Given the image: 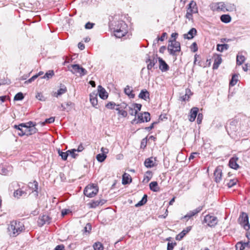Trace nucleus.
<instances>
[{"mask_svg":"<svg viewBox=\"0 0 250 250\" xmlns=\"http://www.w3.org/2000/svg\"><path fill=\"white\" fill-rule=\"evenodd\" d=\"M24 226L20 222L12 221L7 228L8 234L11 237H16L22 232Z\"/></svg>","mask_w":250,"mask_h":250,"instance_id":"f257e3e1","label":"nucleus"},{"mask_svg":"<svg viewBox=\"0 0 250 250\" xmlns=\"http://www.w3.org/2000/svg\"><path fill=\"white\" fill-rule=\"evenodd\" d=\"M113 31L116 38H121L127 33V25L123 21H118L114 25Z\"/></svg>","mask_w":250,"mask_h":250,"instance_id":"f03ea898","label":"nucleus"},{"mask_svg":"<svg viewBox=\"0 0 250 250\" xmlns=\"http://www.w3.org/2000/svg\"><path fill=\"white\" fill-rule=\"evenodd\" d=\"M167 50L170 55H176V53L181 51L180 42H177L175 39L170 40L167 46Z\"/></svg>","mask_w":250,"mask_h":250,"instance_id":"7ed1b4c3","label":"nucleus"},{"mask_svg":"<svg viewBox=\"0 0 250 250\" xmlns=\"http://www.w3.org/2000/svg\"><path fill=\"white\" fill-rule=\"evenodd\" d=\"M98 192V188L96 185H89L84 189V194L88 197H93L95 196Z\"/></svg>","mask_w":250,"mask_h":250,"instance_id":"20e7f679","label":"nucleus"},{"mask_svg":"<svg viewBox=\"0 0 250 250\" xmlns=\"http://www.w3.org/2000/svg\"><path fill=\"white\" fill-rule=\"evenodd\" d=\"M218 218L213 215L208 214L204 217L203 223H206L208 227L211 228L215 227L218 224Z\"/></svg>","mask_w":250,"mask_h":250,"instance_id":"39448f33","label":"nucleus"},{"mask_svg":"<svg viewBox=\"0 0 250 250\" xmlns=\"http://www.w3.org/2000/svg\"><path fill=\"white\" fill-rule=\"evenodd\" d=\"M211 9L213 11H222L223 12L230 10V8L228 7L226 4L223 2L213 3L211 5Z\"/></svg>","mask_w":250,"mask_h":250,"instance_id":"423d86ee","label":"nucleus"},{"mask_svg":"<svg viewBox=\"0 0 250 250\" xmlns=\"http://www.w3.org/2000/svg\"><path fill=\"white\" fill-rule=\"evenodd\" d=\"M237 122L236 120L230 121L226 125V130L229 135L237 130Z\"/></svg>","mask_w":250,"mask_h":250,"instance_id":"0eeeda50","label":"nucleus"},{"mask_svg":"<svg viewBox=\"0 0 250 250\" xmlns=\"http://www.w3.org/2000/svg\"><path fill=\"white\" fill-rule=\"evenodd\" d=\"M71 67L72 68V70H71V72L73 74L79 73L80 76H83L87 74V71L82 67H81L79 64H72Z\"/></svg>","mask_w":250,"mask_h":250,"instance_id":"6e6552de","label":"nucleus"},{"mask_svg":"<svg viewBox=\"0 0 250 250\" xmlns=\"http://www.w3.org/2000/svg\"><path fill=\"white\" fill-rule=\"evenodd\" d=\"M14 127L19 131L18 134L20 136L23 135L29 136L31 135V133H29V131L24 128V125L22 124H21L19 125H14Z\"/></svg>","mask_w":250,"mask_h":250,"instance_id":"1a4fd4ad","label":"nucleus"},{"mask_svg":"<svg viewBox=\"0 0 250 250\" xmlns=\"http://www.w3.org/2000/svg\"><path fill=\"white\" fill-rule=\"evenodd\" d=\"M22 124L24 125V128L29 131V133H31V135L37 132V129L35 127V125L33 122L30 121L26 123Z\"/></svg>","mask_w":250,"mask_h":250,"instance_id":"9d476101","label":"nucleus"},{"mask_svg":"<svg viewBox=\"0 0 250 250\" xmlns=\"http://www.w3.org/2000/svg\"><path fill=\"white\" fill-rule=\"evenodd\" d=\"M242 222L243 224L244 228L246 230H249L250 229V225L249 222V217L248 214L245 212H242L241 215Z\"/></svg>","mask_w":250,"mask_h":250,"instance_id":"9b49d317","label":"nucleus"},{"mask_svg":"<svg viewBox=\"0 0 250 250\" xmlns=\"http://www.w3.org/2000/svg\"><path fill=\"white\" fill-rule=\"evenodd\" d=\"M98 93L96 91H94L90 94V102L92 106L96 108H98V99H97Z\"/></svg>","mask_w":250,"mask_h":250,"instance_id":"f8f14e48","label":"nucleus"},{"mask_svg":"<svg viewBox=\"0 0 250 250\" xmlns=\"http://www.w3.org/2000/svg\"><path fill=\"white\" fill-rule=\"evenodd\" d=\"M222 170L221 167H217L214 171L215 181L219 183L222 180Z\"/></svg>","mask_w":250,"mask_h":250,"instance_id":"ddd939ff","label":"nucleus"},{"mask_svg":"<svg viewBox=\"0 0 250 250\" xmlns=\"http://www.w3.org/2000/svg\"><path fill=\"white\" fill-rule=\"evenodd\" d=\"M12 167L11 166L6 165H0V174L4 175H7L12 171Z\"/></svg>","mask_w":250,"mask_h":250,"instance_id":"4468645a","label":"nucleus"},{"mask_svg":"<svg viewBox=\"0 0 250 250\" xmlns=\"http://www.w3.org/2000/svg\"><path fill=\"white\" fill-rule=\"evenodd\" d=\"M50 222V218L47 215H43L39 218L38 221V225L42 226L45 224H49Z\"/></svg>","mask_w":250,"mask_h":250,"instance_id":"2eb2a0df","label":"nucleus"},{"mask_svg":"<svg viewBox=\"0 0 250 250\" xmlns=\"http://www.w3.org/2000/svg\"><path fill=\"white\" fill-rule=\"evenodd\" d=\"M98 93L99 94V97L103 100H105L108 97L107 92L101 85L98 86Z\"/></svg>","mask_w":250,"mask_h":250,"instance_id":"dca6fc26","label":"nucleus"},{"mask_svg":"<svg viewBox=\"0 0 250 250\" xmlns=\"http://www.w3.org/2000/svg\"><path fill=\"white\" fill-rule=\"evenodd\" d=\"M159 62V69L162 72H166L168 70L169 66L164 61L162 58H158Z\"/></svg>","mask_w":250,"mask_h":250,"instance_id":"f3484780","label":"nucleus"},{"mask_svg":"<svg viewBox=\"0 0 250 250\" xmlns=\"http://www.w3.org/2000/svg\"><path fill=\"white\" fill-rule=\"evenodd\" d=\"M199 109L196 107H192L190 111V115L189 120L190 122H192L195 121V118L197 115Z\"/></svg>","mask_w":250,"mask_h":250,"instance_id":"a211bd4d","label":"nucleus"},{"mask_svg":"<svg viewBox=\"0 0 250 250\" xmlns=\"http://www.w3.org/2000/svg\"><path fill=\"white\" fill-rule=\"evenodd\" d=\"M238 160V158L236 156H234L230 158L229 161V166L233 169H237L239 166L237 163V161Z\"/></svg>","mask_w":250,"mask_h":250,"instance_id":"6ab92c4d","label":"nucleus"},{"mask_svg":"<svg viewBox=\"0 0 250 250\" xmlns=\"http://www.w3.org/2000/svg\"><path fill=\"white\" fill-rule=\"evenodd\" d=\"M197 34V30L195 28H192L188 32L187 34H184V39L191 40L194 38V37Z\"/></svg>","mask_w":250,"mask_h":250,"instance_id":"aec40b11","label":"nucleus"},{"mask_svg":"<svg viewBox=\"0 0 250 250\" xmlns=\"http://www.w3.org/2000/svg\"><path fill=\"white\" fill-rule=\"evenodd\" d=\"M191 227L188 226L185 229H183L180 233H179L176 237L177 240H181L191 230Z\"/></svg>","mask_w":250,"mask_h":250,"instance_id":"412c9836","label":"nucleus"},{"mask_svg":"<svg viewBox=\"0 0 250 250\" xmlns=\"http://www.w3.org/2000/svg\"><path fill=\"white\" fill-rule=\"evenodd\" d=\"M105 201L104 199L93 200L89 203L90 207L91 208H95L99 205H103L105 203Z\"/></svg>","mask_w":250,"mask_h":250,"instance_id":"4be33fe9","label":"nucleus"},{"mask_svg":"<svg viewBox=\"0 0 250 250\" xmlns=\"http://www.w3.org/2000/svg\"><path fill=\"white\" fill-rule=\"evenodd\" d=\"M192 12V13H197L198 8L197 6L196 3L194 1H191L188 5V10Z\"/></svg>","mask_w":250,"mask_h":250,"instance_id":"5701e85b","label":"nucleus"},{"mask_svg":"<svg viewBox=\"0 0 250 250\" xmlns=\"http://www.w3.org/2000/svg\"><path fill=\"white\" fill-rule=\"evenodd\" d=\"M149 62V63L147 64V68L148 70H151L157 63V59L155 57H153L152 59L148 58L146 61V62Z\"/></svg>","mask_w":250,"mask_h":250,"instance_id":"b1692460","label":"nucleus"},{"mask_svg":"<svg viewBox=\"0 0 250 250\" xmlns=\"http://www.w3.org/2000/svg\"><path fill=\"white\" fill-rule=\"evenodd\" d=\"M139 97L146 101L147 99H149V93L146 89H143L140 93Z\"/></svg>","mask_w":250,"mask_h":250,"instance_id":"393cba45","label":"nucleus"},{"mask_svg":"<svg viewBox=\"0 0 250 250\" xmlns=\"http://www.w3.org/2000/svg\"><path fill=\"white\" fill-rule=\"evenodd\" d=\"M245 57L242 54V52H239L236 56V63L237 65H241L245 61Z\"/></svg>","mask_w":250,"mask_h":250,"instance_id":"a878e982","label":"nucleus"},{"mask_svg":"<svg viewBox=\"0 0 250 250\" xmlns=\"http://www.w3.org/2000/svg\"><path fill=\"white\" fill-rule=\"evenodd\" d=\"M132 181L131 178L129 174L125 173L123 175L122 178V184L123 185H126L130 183Z\"/></svg>","mask_w":250,"mask_h":250,"instance_id":"bb28decb","label":"nucleus"},{"mask_svg":"<svg viewBox=\"0 0 250 250\" xmlns=\"http://www.w3.org/2000/svg\"><path fill=\"white\" fill-rule=\"evenodd\" d=\"M222 62V58L220 55H217L214 59L213 65V69H217Z\"/></svg>","mask_w":250,"mask_h":250,"instance_id":"cd10ccee","label":"nucleus"},{"mask_svg":"<svg viewBox=\"0 0 250 250\" xmlns=\"http://www.w3.org/2000/svg\"><path fill=\"white\" fill-rule=\"evenodd\" d=\"M67 91V88L64 85H62L59 89L58 90L57 92L54 93L53 95L58 97L62 94L65 93Z\"/></svg>","mask_w":250,"mask_h":250,"instance_id":"c85d7f7f","label":"nucleus"},{"mask_svg":"<svg viewBox=\"0 0 250 250\" xmlns=\"http://www.w3.org/2000/svg\"><path fill=\"white\" fill-rule=\"evenodd\" d=\"M249 245V243H243L242 242H238L236 245V250H244L245 248Z\"/></svg>","mask_w":250,"mask_h":250,"instance_id":"c756f323","label":"nucleus"},{"mask_svg":"<svg viewBox=\"0 0 250 250\" xmlns=\"http://www.w3.org/2000/svg\"><path fill=\"white\" fill-rule=\"evenodd\" d=\"M149 188L151 190L157 192L159 190V188L158 186V183L156 181H153L149 184Z\"/></svg>","mask_w":250,"mask_h":250,"instance_id":"7c9ffc66","label":"nucleus"},{"mask_svg":"<svg viewBox=\"0 0 250 250\" xmlns=\"http://www.w3.org/2000/svg\"><path fill=\"white\" fill-rule=\"evenodd\" d=\"M28 187L33 189V191H36L38 193V183L37 181H34L33 182L29 183Z\"/></svg>","mask_w":250,"mask_h":250,"instance_id":"2f4dec72","label":"nucleus"},{"mask_svg":"<svg viewBox=\"0 0 250 250\" xmlns=\"http://www.w3.org/2000/svg\"><path fill=\"white\" fill-rule=\"evenodd\" d=\"M228 48L229 45L228 44H218L217 45V50L221 52H223L224 50H228Z\"/></svg>","mask_w":250,"mask_h":250,"instance_id":"473e14b6","label":"nucleus"},{"mask_svg":"<svg viewBox=\"0 0 250 250\" xmlns=\"http://www.w3.org/2000/svg\"><path fill=\"white\" fill-rule=\"evenodd\" d=\"M120 106L119 104L117 105V107L115 108V109L118 111V114L121 116L122 117H126L127 116V111L121 109L119 107Z\"/></svg>","mask_w":250,"mask_h":250,"instance_id":"72a5a7b5","label":"nucleus"},{"mask_svg":"<svg viewBox=\"0 0 250 250\" xmlns=\"http://www.w3.org/2000/svg\"><path fill=\"white\" fill-rule=\"evenodd\" d=\"M125 93L130 98H133L135 94L133 93L132 90L130 88L129 86H126L124 89Z\"/></svg>","mask_w":250,"mask_h":250,"instance_id":"f704fd0d","label":"nucleus"},{"mask_svg":"<svg viewBox=\"0 0 250 250\" xmlns=\"http://www.w3.org/2000/svg\"><path fill=\"white\" fill-rule=\"evenodd\" d=\"M147 195L144 194L142 200L135 205V207H138L145 205L147 202Z\"/></svg>","mask_w":250,"mask_h":250,"instance_id":"c9c22d12","label":"nucleus"},{"mask_svg":"<svg viewBox=\"0 0 250 250\" xmlns=\"http://www.w3.org/2000/svg\"><path fill=\"white\" fill-rule=\"evenodd\" d=\"M221 21L224 23H229L231 21V17L229 15H223L220 17Z\"/></svg>","mask_w":250,"mask_h":250,"instance_id":"e433bc0d","label":"nucleus"},{"mask_svg":"<svg viewBox=\"0 0 250 250\" xmlns=\"http://www.w3.org/2000/svg\"><path fill=\"white\" fill-rule=\"evenodd\" d=\"M144 165L146 167L150 168L154 166V163L151 158H147L145 160Z\"/></svg>","mask_w":250,"mask_h":250,"instance_id":"4c0bfd02","label":"nucleus"},{"mask_svg":"<svg viewBox=\"0 0 250 250\" xmlns=\"http://www.w3.org/2000/svg\"><path fill=\"white\" fill-rule=\"evenodd\" d=\"M152 173L151 171H148L146 172L143 180V183H147L150 180Z\"/></svg>","mask_w":250,"mask_h":250,"instance_id":"58836bf2","label":"nucleus"},{"mask_svg":"<svg viewBox=\"0 0 250 250\" xmlns=\"http://www.w3.org/2000/svg\"><path fill=\"white\" fill-rule=\"evenodd\" d=\"M93 248L94 250H104L103 244L99 242L95 243L93 245Z\"/></svg>","mask_w":250,"mask_h":250,"instance_id":"ea45409f","label":"nucleus"},{"mask_svg":"<svg viewBox=\"0 0 250 250\" xmlns=\"http://www.w3.org/2000/svg\"><path fill=\"white\" fill-rule=\"evenodd\" d=\"M225 182L226 183L227 186L228 187V188H230L234 186L235 185H236L237 182V180L236 179H232L230 180L229 182H228V180H225Z\"/></svg>","mask_w":250,"mask_h":250,"instance_id":"a19ab883","label":"nucleus"},{"mask_svg":"<svg viewBox=\"0 0 250 250\" xmlns=\"http://www.w3.org/2000/svg\"><path fill=\"white\" fill-rule=\"evenodd\" d=\"M106 157L107 156L104 154L99 153L97 155L96 159L97 161H99V162H103L105 160Z\"/></svg>","mask_w":250,"mask_h":250,"instance_id":"79ce46f5","label":"nucleus"},{"mask_svg":"<svg viewBox=\"0 0 250 250\" xmlns=\"http://www.w3.org/2000/svg\"><path fill=\"white\" fill-rule=\"evenodd\" d=\"M54 75V73L53 70H49L45 74L42 78L49 79L51 78Z\"/></svg>","mask_w":250,"mask_h":250,"instance_id":"37998d69","label":"nucleus"},{"mask_svg":"<svg viewBox=\"0 0 250 250\" xmlns=\"http://www.w3.org/2000/svg\"><path fill=\"white\" fill-rule=\"evenodd\" d=\"M128 111L129 114L132 116H136L137 115V111H135V107L133 106L132 104L128 106Z\"/></svg>","mask_w":250,"mask_h":250,"instance_id":"c03bdc74","label":"nucleus"},{"mask_svg":"<svg viewBox=\"0 0 250 250\" xmlns=\"http://www.w3.org/2000/svg\"><path fill=\"white\" fill-rule=\"evenodd\" d=\"M58 153L59 154V156H61L62 160H66L67 159L68 156L67 151L66 152H62L60 151V150H59Z\"/></svg>","mask_w":250,"mask_h":250,"instance_id":"a18cd8bd","label":"nucleus"},{"mask_svg":"<svg viewBox=\"0 0 250 250\" xmlns=\"http://www.w3.org/2000/svg\"><path fill=\"white\" fill-rule=\"evenodd\" d=\"M238 76L237 75H233L232 77L231 80L230 81L229 84L231 86L235 85L238 81Z\"/></svg>","mask_w":250,"mask_h":250,"instance_id":"49530a36","label":"nucleus"},{"mask_svg":"<svg viewBox=\"0 0 250 250\" xmlns=\"http://www.w3.org/2000/svg\"><path fill=\"white\" fill-rule=\"evenodd\" d=\"M115 106H117L116 104L113 102H108L106 105L105 107L109 109H113L115 108Z\"/></svg>","mask_w":250,"mask_h":250,"instance_id":"de8ad7c7","label":"nucleus"},{"mask_svg":"<svg viewBox=\"0 0 250 250\" xmlns=\"http://www.w3.org/2000/svg\"><path fill=\"white\" fill-rule=\"evenodd\" d=\"M144 122H148L150 120V115L148 112H144Z\"/></svg>","mask_w":250,"mask_h":250,"instance_id":"09e8293b","label":"nucleus"},{"mask_svg":"<svg viewBox=\"0 0 250 250\" xmlns=\"http://www.w3.org/2000/svg\"><path fill=\"white\" fill-rule=\"evenodd\" d=\"M67 152L68 155H70L73 158H75L78 155V154L76 153V152H77L76 149L68 150Z\"/></svg>","mask_w":250,"mask_h":250,"instance_id":"8fccbe9b","label":"nucleus"},{"mask_svg":"<svg viewBox=\"0 0 250 250\" xmlns=\"http://www.w3.org/2000/svg\"><path fill=\"white\" fill-rule=\"evenodd\" d=\"M144 113H140L137 115V121L136 124L144 123Z\"/></svg>","mask_w":250,"mask_h":250,"instance_id":"3c124183","label":"nucleus"},{"mask_svg":"<svg viewBox=\"0 0 250 250\" xmlns=\"http://www.w3.org/2000/svg\"><path fill=\"white\" fill-rule=\"evenodd\" d=\"M24 193V192L23 191H22L21 190L18 189V190H16L14 192V196L15 197H17V198H19Z\"/></svg>","mask_w":250,"mask_h":250,"instance_id":"603ef678","label":"nucleus"},{"mask_svg":"<svg viewBox=\"0 0 250 250\" xmlns=\"http://www.w3.org/2000/svg\"><path fill=\"white\" fill-rule=\"evenodd\" d=\"M24 98V96L21 92L17 93L14 97V100L20 101Z\"/></svg>","mask_w":250,"mask_h":250,"instance_id":"864d4df0","label":"nucleus"},{"mask_svg":"<svg viewBox=\"0 0 250 250\" xmlns=\"http://www.w3.org/2000/svg\"><path fill=\"white\" fill-rule=\"evenodd\" d=\"M202 209L203 207L200 206L197 208L196 209L191 210L190 211L191 212L192 215L194 216L200 212L202 210Z\"/></svg>","mask_w":250,"mask_h":250,"instance_id":"5fc2aeb1","label":"nucleus"},{"mask_svg":"<svg viewBox=\"0 0 250 250\" xmlns=\"http://www.w3.org/2000/svg\"><path fill=\"white\" fill-rule=\"evenodd\" d=\"M36 98L40 101H45V98L41 92H38L36 95Z\"/></svg>","mask_w":250,"mask_h":250,"instance_id":"6e6d98bb","label":"nucleus"},{"mask_svg":"<svg viewBox=\"0 0 250 250\" xmlns=\"http://www.w3.org/2000/svg\"><path fill=\"white\" fill-rule=\"evenodd\" d=\"M167 36V34L166 32L163 33L162 36L161 37H158L157 39H156V42H158L159 41H164L166 37Z\"/></svg>","mask_w":250,"mask_h":250,"instance_id":"4d7b16f0","label":"nucleus"},{"mask_svg":"<svg viewBox=\"0 0 250 250\" xmlns=\"http://www.w3.org/2000/svg\"><path fill=\"white\" fill-rule=\"evenodd\" d=\"M133 106L135 107V111H137V113L138 111H140L142 107V105L139 104H132Z\"/></svg>","mask_w":250,"mask_h":250,"instance_id":"13d9d810","label":"nucleus"},{"mask_svg":"<svg viewBox=\"0 0 250 250\" xmlns=\"http://www.w3.org/2000/svg\"><path fill=\"white\" fill-rule=\"evenodd\" d=\"M91 230V225L89 223H87L84 228V231L85 232L89 233Z\"/></svg>","mask_w":250,"mask_h":250,"instance_id":"bf43d9fd","label":"nucleus"},{"mask_svg":"<svg viewBox=\"0 0 250 250\" xmlns=\"http://www.w3.org/2000/svg\"><path fill=\"white\" fill-rule=\"evenodd\" d=\"M203 118V115L202 113H199L197 115V123L198 124H200L202 123Z\"/></svg>","mask_w":250,"mask_h":250,"instance_id":"052dcab7","label":"nucleus"},{"mask_svg":"<svg viewBox=\"0 0 250 250\" xmlns=\"http://www.w3.org/2000/svg\"><path fill=\"white\" fill-rule=\"evenodd\" d=\"M193 216H194L193 215H192L191 212L190 211L188 212V213L186 215L183 217L182 219H186L187 220H188Z\"/></svg>","mask_w":250,"mask_h":250,"instance_id":"680f3d73","label":"nucleus"},{"mask_svg":"<svg viewBox=\"0 0 250 250\" xmlns=\"http://www.w3.org/2000/svg\"><path fill=\"white\" fill-rule=\"evenodd\" d=\"M55 121V118L54 117H50L48 119H46L45 121L42 123V124L43 125H44L45 123L46 124H50V123H52L54 122Z\"/></svg>","mask_w":250,"mask_h":250,"instance_id":"e2e57ef3","label":"nucleus"},{"mask_svg":"<svg viewBox=\"0 0 250 250\" xmlns=\"http://www.w3.org/2000/svg\"><path fill=\"white\" fill-rule=\"evenodd\" d=\"M195 14L194 13H192V12L187 10V13L186 15V18L188 20H190L192 19V14Z\"/></svg>","mask_w":250,"mask_h":250,"instance_id":"0e129e2a","label":"nucleus"},{"mask_svg":"<svg viewBox=\"0 0 250 250\" xmlns=\"http://www.w3.org/2000/svg\"><path fill=\"white\" fill-rule=\"evenodd\" d=\"M176 245V243H168L167 250H173L174 246H175Z\"/></svg>","mask_w":250,"mask_h":250,"instance_id":"69168bd1","label":"nucleus"},{"mask_svg":"<svg viewBox=\"0 0 250 250\" xmlns=\"http://www.w3.org/2000/svg\"><path fill=\"white\" fill-rule=\"evenodd\" d=\"M190 48L191 50L193 51V52H195L198 50V47L196 43L195 42L192 43V44L191 45Z\"/></svg>","mask_w":250,"mask_h":250,"instance_id":"338daca9","label":"nucleus"},{"mask_svg":"<svg viewBox=\"0 0 250 250\" xmlns=\"http://www.w3.org/2000/svg\"><path fill=\"white\" fill-rule=\"evenodd\" d=\"M94 23L90 22H87L85 25V28L87 29H90L93 28Z\"/></svg>","mask_w":250,"mask_h":250,"instance_id":"774afa93","label":"nucleus"}]
</instances>
